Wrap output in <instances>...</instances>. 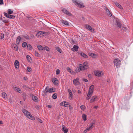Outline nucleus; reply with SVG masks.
Wrapping results in <instances>:
<instances>
[{"mask_svg": "<svg viewBox=\"0 0 133 133\" xmlns=\"http://www.w3.org/2000/svg\"><path fill=\"white\" fill-rule=\"evenodd\" d=\"M22 111L24 115L28 118L31 120L35 119V117L30 113L24 109H22Z\"/></svg>", "mask_w": 133, "mask_h": 133, "instance_id": "obj_1", "label": "nucleus"}, {"mask_svg": "<svg viewBox=\"0 0 133 133\" xmlns=\"http://www.w3.org/2000/svg\"><path fill=\"white\" fill-rule=\"evenodd\" d=\"M55 89L54 88H50L49 89H47V87H46L43 92V95L46 96L47 95L48 92L52 93L55 92Z\"/></svg>", "mask_w": 133, "mask_h": 133, "instance_id": "obj_2", "label": "nucleus"}, {"mask_svg": "<svg viewBox=\"0 0 133 133\" xmlns=\"http://www.w3.org/2000/svg\"><path fill=\"white\" fill-rule=\"evenodd\" d=\"M73 3L76 5H77L79 8L84 7V6L83 4L79 1L78 0H72Z\"/></svg>", "mask_w": 133, "mask_h": 133, "instance_id": "obj_3", "label": "nucleus"}, {"mask_svg": "<svg viewBox=\"0 0 133 133\" xmlns=\"http://www.w3.org/2000/svg\"><path fill=\"white\" fill-rule=\"evenodd\" d=\"M94 75L98 77H101L104 75L103 72L100 70H95L94 72Z\"/></svg>", "mask_w": 133, "mask_h": 133, "instance_id": "obj_4", "label": "nucleus"}, {"mask_svg": "<svg viewBox=\"0 0 133 133\" xmlns=\"http://www.w3.org/2000/svg\"><path fill=\"white\" fill-rule=\"evenodd\" d=\"M115 65L117 68L119 67L121 63L120 61L118 58H115L114 60Z\"/></svg>", "mask_w": 133, "mask_h": 133, "instance_id": "obj_5", "label": "nucleus"}, {"mask_svg": "<svg viewBox=\"0 0 133 133\" xmlns=\"http://www.w3.org/2000/svg\"><path fill=\"white\" fill-rule=\"evenodd\" d=\"M46 32L44 31H40L38 32L36 34V36L38 37H41L45 36Z\"/></svg>", "mask_w": 133, "mask_h": 133, "instance_id": "obj_6", "label": "nucleus"}, {"mask_svg": "<svg viewBox=\"0 0 133 133\" xmlns=\"http://www.w3.org/2000/svg\"><path fill=\"white\" fill-rule=\"evenodd\" d=\"M15 68L16 69H18L19 68V61L17 60L15 61L14 62Z\"/></svg>", "mask_w": 133, "mask_h": 133, "instance_id": "obj_7", "label": "nucleus"}, {"mask_svg": "<svg viewBox=\"0 0 133 133\" xmlns=\"http://www.w3.org/2000/svg\"><path fill=\"white\" fill-rule=\"evenodd\" d=\"M68 91L69 92V98L70 100L72 99L73 94L71 90L69 89H68Z\"/></svg>", "mask_w": 133, "mask_h": 133, "instance_id": "obj_8", "label": "nucleus"}, {"mask_svg": "<svg viewBox=\"0 0 133 133\" xmlns=\"http://www.w3.org/2000/svg\"><path fill=\"white\" fill-rule=\"evenodd\" d=\"M73 84L75 85H79L80 84L79 78H77L75 79H74L73 80Z\"/></svg>", "mask_w": 133, "mask_h": 133, "instance_id": "obj_9", "label": "nucleus"}, {"mask_svg": "<svg viewBox=\"0 0 133 133\" xmlns=\"http://www.w3.org/2000/svg\"><path fill=\"white\" fill-rule=\"evenodd\" d=\"M97 100V97L96 96H94L92 97L90 100V102L92 103L95 101Z\"/></svg>", "mask_w": 133, "mask_h": 133, "instance_id": "obj_10", "label": "nucleus"}, {"mask_svg": "<svg viewBox=\"0 0 133 133\" xmlns=\"http://www.w3.org/2000/svg\"><path fill=\"white\" fill-rule=\"evenodd\" d=\"M86 27L88 30H89L91 32H94L95 31L94 29H92V27L89 25H86Z\"/></svg>", "mask_w": 133, "mask_h": 133, "instance_id": "obj_11", "label": "nucleus"}, {"mask_svg": "<svg viewBox=\"0 0 133 133\" xmlns=\"http://www.w3.org/2000/svg\"><path fill=\"white\" fill-rule=\"evenodd\" d=\"M62 11L65 14H66L67 15L70 16H71V14L66 9L63 8L62 9Z\"/></svg>", "mask_w": 133, "mask_h": 133, "instance_id": "obj_12", "label": "nucleus"}, {"mask_svg": "<svg viewBox=\"0 0 133 133\" xmlns=\"http://www.w3.org/2000/svg\"><path fill=\"white\" fill-rule=\"evenodd\" d=\"M94 124V123L93 122L91 123L89 126L86 128L87 130L88 131L90 130V129H91L93 127V124Z\"/></svg>", "mask_w": 133, "mask_h": 133, "instance_id": "obj_13", "label": "nucleus"}, {"mask_svg": "<svg viewBox=\"0 0 133 133\" xmlns=\"http://www.w3.org/2000/svg\"><path fill=\"white\" fill-rule=\"evenodd\" d=\"M94 85H91L89 88L88 92L92 94L94 90Z\"/></svg>", "mask_w": 133, "mask_h": 133, "instance_id": "obj_14", "label": "nucleus"}, {"mask_svg": "<svg viewBox=\"0 0 133 133\" xmlns=\"http://www.w3.org/2000/svg\"><path fill=\"white\" fill-rule=\"evenodd\" d=\"M12 49L15 51H18V47L15 44H12L11 45Z\"/></svg>", "mask_w": 133, "mask_h": 133, "instance_id": "obj_15", "label": "nucleus"}, {"mask_svg": "<svg viewBox=\"0 0 133 133\" xmlns=\"http://www.w3.org/2000/svg\"><path fill=\"white\" fill-rule=\"evenodd\" d=\"M79 68L80 69V70H84L87 69L83 66L82 65V64H80L79 65Z\"/></svg>", "mask_w": 133, "mask_h": 133, "instance_id": "obj_16", "label": "nucleus"}, {"mask_svg": "<svg viewBox=\"0 0 133 133\" xmlns=\"http://www.w3.org/2000/svg\"><path fill=\"white\" fill-rule=\"evenodd\" d=\"M66 69L71 74L73 75L75 74V72L74 71L72 70L69 67L67 68Z\"/></svg>", "mask_w": 133, "mask_h": 133, "instance_id": "obj_17", "label": "nucleus"}, {"mask_svg": "<svg viewBox=\"0 0 133 133\" xmlns=\"http://www.w3.org/2000/svg\"><path fill=\"white\" fill-rule=\"evenodd\" d=\"M79 48L78 46H77L76 45H74V46L73 48H72L71 49L72 51H78V49Z\"/></svg>", "mask_w": 133, "mask_h": 133, "instance_id": "obj_18", "label": "nucleus"}, {"mask_svg": "<svg viewBox=\"0 0 133 133\" xmlns=\"http://www.w3.org/2000/svg\"><path fill=\"white\" fill-rule=\"evenodd\" d=\"M62 130L63 131L64 133H67L68 131L67 128H65L63 125L62 127Z\"/></svg>", "mask_w": 133, "mask_h": 133, "instance_id": "obj_19", "label": "nucleus"}, {"mask_svg": "<svg viewBox=\"0 0 133 133\" xmlns=\"http://www.w3.org/2000/svg\"><path fill=\"white\" fill-rule=\"evenodd\" d=\"M21 41V37L19 36H18L16 40V43L17 44H19Z\"/></svg>", "mask_w": 133, "mask_h": 133, "instance_id": "obj_20", "label": "nucleus"}, {"mask_svg": "<svg viewBox=\"0 0 133 133\" xmlns=\"http://www.w3.org/2000/svg\"><path fill=\"white\" fill-rule=\"evenodd\" d=\"M115 4L116 6L118 8H119L121 9H123V7L121 5L118 3L117 2H115Z\"/></svg>", "mask_w": 133, "mask_h": 133, "instance_id": "obj_21", "label": "nucleus"}, {"mask_svg": "<svg viewBox=\"0 0 133 133\" xmlns=\"http://www.w3.org/2000/svg\"><path fill=\"white\" fill-rule=\"evenodd\" d=\"M14 89L15 91L18 92L19 93H21V89L19 88H18L16 87H15L14 88Z\"/></svg>", "mask_w": 133, "mask_h": 133, "instance_id": "obj_22", "label": "nucleus"}, {"mask_svg": "<svg viewBox=\"0 0 133 133\" xmlns=\"http://www.w3.org/2000/svg\"><path fill=\"white\" fill-rule=\"evenodd\" d=\"M92 94L88 92V94L87 95V96L86 98V99L87 100H89L90 97H91Z\"/></svg>", "mask_w": 133, "mask_h": 133, "instance_id": "obj_23", "label": "nucleus"}, {"mask_svg": "<svg viewBox=\"0 0 133 133\" xmlns=\"http://www.w3.org/2000/svg\"><path fill=\"white\" fill-rule=\"evenodd\" d=\"M62 23L64 25H69V23H68V22L65 20H62L61 21Z\"/></svg>", "mask_w": 133, "mask_h": 133, "instance_id": "obj_24", "label": "nucleus"}, {"mask_svg": "<svg viewBox=\"0 0 133 133\" xmlns=\"http://www.w3.org/2000/svg\"><path fill=\"white\" fill-rule=\"evenodd\" d=\"M53 82L55 84H58V81L57 79L56 78H54L53 79Z\"/></svg>", "mask_w": 133, "mask_h": 133, "instance_id": "obj_25", "label": "nucleus"}, {"mask_svg": "<svg viewBox=\"0 0 133 133\" xmlns=\"http://www.w3.org/2000/svg\"><path fill=\"white\" fill-rule=\"evenodd\" d=\"M32 100L35 102H36L38 101V98L36 96H33L32 97Z\"/></svg>", "mask_w": 133, "mask_h": 133, "instance_id": "obj_26", "label": "nucleus"}, {"mask_svg": "<svg viewBox=\"0 0 133 133\" xmlns=\"http://www.w3.org/2000/svg\"><path fill=\"white\" fill-rule=\"evenodd\" d=\"M15 16L14 15H12L10 14H9L8 15V18H10V19H14L15 18Z\"/></svg>", "mask_w": 133, "mask_h": 133, "instance_id": "obj_27", "label": "nucleus"}, {"mask_svg": "<svg viewBox=\"0 0 133 133\" xmlns=\"http://www.w3.org/2000/svg\"><path fill=\"white\" fill-rule=\"evenodd\" d=\"M80 55L82 56L84 58H87L88 57L87 56L83 53L81 52V53Z\"/></svg>", "mask_w": 133, "mask_h": 133, "instance_id": "obj_28", "label": "nucleus"}, {"mask_svg": "<svg viewBox=\"0 0 133 133\" xmlns=\"http://www.w3.org/2000/svg\"><path fill=\"white\" fill-rule=\"evenodd\" d=\"M28 49L29 50H31L32 49V48L30 44H28L27 46Z\"/></svg>", "mask_w": 133, "mask_h": 133, "instance_id": "obj_29", "label": "nucleus"}, {"mask_svg": "<svg viewBox=\"0 0 133 133\" xmlns=\"http://www.w3.org/2000/svg\"><path fill=\"white\" fill-rule=\"evenodd\" d=\"M82 117L83 119V120L84 121H85L86 120L87 116H86V115L85 114H83L82 115Z\"/></svg>", "mask_w": 133, "mask_h": 133, "instance_id": "obj_30", "label": "nucleus"}, {"mask_svg": "<svg viewBox=\"0 0 133 133\" xmlns=\"http://www.w3.org/2000/svg\"><path fill=\"white\" fill-rule=\"evenodd\" d=\"M38 49L39 50H43V47L40 45H38L37 46Z\"/></svg>", "mask_w": 133, "mask_h": 133, "instance_id": "obj_31", "label": "nucleus"}, {"mask_svg": "<svg viewBox=\"0 0 133 133\" xmlns=\"http://www.w3.org/2000/svg\"><path fill=\"white\" fill-rule=\"evenodd\" d=\"M83 65L84 66V67H85V68H86L87 69L88 68V63L87 62H85V63H83Z\"/></svg>", "mask_w": 133, "mask_h": 133, "instance_id": "obj_32", "label": "nucleus"}, {"mask_svg": "<svg viewBox=\"0 0 133 133\" xmlns=\"http://www.w3.org/2000/svg\"><path fill=\"white\" fill-rule=\"evenodd\" d=\"M2 96L4 98H6L7 97V95L5 92H3V93Z\"/></svg>", "mask_w": 133, "mask_h": 133, "instance_id": "obj_33", "label": "nucleus"}, {"mask_svg": "<svg viewBox=\"0 0 133 133\" xmlns=\"http://www.w3.org/2000/svg\"><path fill=\"white\" fill-rule=\"evenodd\" d=\"M80 108L82 110L84 111L86 108V107L85 106L82 105L81 106Z\"/></svg>", "mask_w": 133, "mask_h": 133, "instance_id": "obj_34", "label": "nucleus"}, {"mask_svg": "<svg viewBox=\"0 0 133 133\" xmlns=\"http://www.w3.org/2000/svg\"><path fill=\"white\" fill-rule=\"evenodd\" d=\"M90 55L92 57H95L96 56V54L93 53H90Z\"/></svg>", "mask_w": 133, "mask_h": 133, "instance_id": "obj_35", "label": "nucleus"}, {"mask_svg": "<svg viewBox=\"0 0 133 133\" xmlns=\"http://www.w3.org/2000/svg\"><path fill=\"white\" fill-rule=\"evenodd\" d=\"M26 58L28 61L30 62V60L31 59V57L29 55H27L26 56Z\"/></svg>", "mask_w": 133, "mask_h": 133, "instance_id": "obj_36", "label": "nucleus"}, {"mask_svg": "<svg viewBox=\"0 0 133 133\" xmlns=\"http://www.w3.org/2000/svg\"><path fill=\"white\" fill-rule=\"evenodd\" d=\"M52 98L54 99H56L57 98V94L55 93L52 95Z\"/></svg>", "mask_w": 133, "mask_h": 133, "instance_id": "obj_37", "label": "nucleus"}, {"mask_svg": "<svg viewBox=\"0 0 133 133\" xmlns=\"http://www.w3.org/2000/svg\"><path fill=\"white\" fill-rule=\"evenodd\" d=\"M69 104V103L66 102L65 101L64 102V107H68V105Z\"/></svg>", "mask_w": 133, "mask_h": 133, "instance_id": "obj_38", "label": "nucleus"}, {"mask_svg": "<svg viewBox=\"0 0 133 133\" xmlns=\"http://www.w3.org/2000/svg\"><path fill=\"white\" fill-rule=\"evenodd\" d=\"M22 45L23 47L24 48L26 46L27 43L26 42H24L22 43Z\"/></svg>", "mask_w": 133, "mask_h": 133, "instance_id": "obj_39", "label": "nucleus"}, {"mask_svg": "<svg viewBox=\"0 0 133 133\" xmlns=\"http://www.w3.org/2000/svg\"><path fill=\"white\" fill-rule=\"evenodd\" d=\"M56 49L57 50L58 52H59L61 53V52H61V49L59 47H56Z\"/></svg>", "mask_w": 133, "mask_h": 133, "instance_id": "obj_40", "label": "nucleus"}, {"mask_svg": "<svg viewBox=\"0 0 133 133\" xmlns=\"http://www.w3.org/2000/svg\"><path fill=\"white\" fill-rule=\"evenodd\" d=\"M8 12L9 14H11L13 13V11L10 9H9L8 10Z\"/></svg>", "mask_w": 133, "mask_h": 133, "instance_id": "obj_41", "label": "nucleus"}, {"mask_svg": "<svg viewBox=\"0 0 133 133\" xmlns=\"http://www.w3.org/2000/svg\"><path fill=\"white\" fill-rule=\"evenodd\" d=\"M116 23L117 25H118V27L119 28H121V23H120L119 22H117Z\"/></svg>", "mask_w": 133, "mask_h": 133, "instance_id": "obj_42", "label": "nucleus"}, {"mask_svg": "<svg viewBox=\"0 0 133 133\" xmlns=\"http://www.w3.org/2000/svg\"><path fill=\"white\" fill-rule=\"evenodd\" d=\"M65 101H63L60 103L59 105L61 106H64V102Z\"/></svg>", "mask_w": 133, "mask_h": 133, "instance_id": "obj_43", "label": "nucleus"}, {"mask_svg": "<svg viewBox=\"0 0 133 133\" xmlns=\"http://www.w3.org/2000/svg\"><path fill=\"white\" fill-rule=\"evenodd\" d=\"M56 74L57 75L59 74L60 73V71L58 69H57L56 70Z\"/></svg>", "mask_w": 133, "mask_h": 133, "instance_id": "obj_44", "label": "nucleus"}, {"mask_svg": "<svg viewBox=\"0 0 133 133\" xmlns=\"http://www.w3.org/2000/svg\"><path fill=\"white\" fill-rule=\"evenodd\" d=\"M35 56L38 57L39 56V54L37 52H35Z\"/></svg>", "mask_w": 133, "mask_h": 133, "instance_id": "obj_45", "label": "nucleus"}, {"mask_svg": "<svg viewBox=\"0 0 133 133\" xmlns=\"http://www.w3.org/2000/svg\"><path fill=\"white\" fill-rule=\"evenodd\" d=\"M27 69L28 72H30L31 71V68L28 67L27 68Z\"/></svg>", "mask_w": 133, "mask_h": 133, "instance_id": "obj_46", "label": "nucleus"}, {"mask_svg": "<svg viewBox=\"0 0 133 133\" xmlns=\"http://www.w3.org/2000/svg\"><path fill=\"white\" fill-rule=\"evenodd\" d=\"M9 14H8V13H5V12H4V15L6 17H7V18L8 17V15H9Z\"/></svg>", "mask_w": 133, "mask_h": 133, "instance_id": "obj_47", "label": "nucleus"}, {"mask_svg": "<svg viewBox=\"0 0 133 133\" xmlns=\"http://www.w3.org/2000/svg\"><path fill=\"white\" fill-rule=\"evenodd\" d=\"M107 14L110 17H111L112 16V14L111 13L110 11L108 12L107 13Z\"/></svg>", "mask_w": 133, "mask_h": 133, "instance_id": "obj_48", "label": "nucleus"}, {"mask_svg": "<svg viewBox=\"0 0 133 133\" xmlns=\"http://www.w3.org/2000/svg\"><path fill=\"white\" fill-rule=\"evenodd\" d=\"M44 49L47 51H49V48L45 46L44 47Z\"/></svg>", "mask_w": 133, "mask_h": 133, "instance_id": "obj_49", "label": "nucleus"}, {"mask_svg": "<svg viewBox=\"0 0 133 133\" xmlns=\"http://www.w3.org/2000/svg\"><path fill=\"white\" fill-rule=\"evenodd\" d=\"M25 38L27 39H29V37L28 36H24Z\"/></svg>", "mask_w": 133, "mask_h": 133, "instance_id": "obj_50", "label": "nucleus"}, {"mask_svg": "<svg viewBox=\"0 0 133 133\" xmlns=\"http://www.w3.org/2000/svg\"><path fill=\"white\" fill-rule=\"evenodd\" d=\"M105 11L107 12V13L108 12H109L110 11L107 8H106Z\"/></svg>", "mask_w": 133, "mask_h": 133, "instance_id": "obj_51", "label": "nucleus"}, {"mask_svg": "<svg viewBox=\"0 0 133 133\" xmlns=\"http://www.w3.org/2000/svg\"><path fill=\"white\" fill-rule=\"evenodd\" d=\"M105 11L107 12V13L108 12H109L110 11L107 8H106Z\"/></svg>", "mask_w": 133, "mask_h": 133, "instance_id": "obj_52", "label": "nucleus"}, {"mask_svg": "<svg viewBox=\"0 0 133 133\" xmlns=\"http://www.w3.org/2000/svg\"><path fill=\"white\" fill-rule=\"evenodd\" d=\"M3 3V0H0V4H2Z\"/></svg>", "mask_w": 133, "mask_h": 133, "instance_id": "obj_53", "label": "nucleus"}, {"mask_svg": "<svg viewBox=\"0 0 133 133\" xmlns=\"http://www.w3.org/2000/svg\"><path fill=\"white\" fill-rule=\"evenodd\" d=\"M38 121L40 123H42V120L38 118Z\"/></svg>", "mask_w": 133, "mask_h": 133, "instance_id": "obj_54", "label": "nucleus"}, {"mask_svg": "<svg viewBox=\"0 0 133 133\" xmlns=\"http://www.w3.org/2000/svg\"><path fill=\"white\" fill-rule=\"evenodd\" d=\"M76 71L77 72H79L80 71H81V70H80V69H76Z\"/></svg>", "mask_w": 133, "mask_h": 133, "instance_id": "obj_55", "label": "nucleus"}, {"mask_svg": "<svg viewBox=\"0 0 133 133\" xmlns=\"http://www.w3.org/2000/svg\"><path fill=\"white\" fill-rule=\"evenodd\" d=\"M88 131L86 129L84 130L83 132V133H85Z\"/></svg>", "mask_w": 133, "mask_h": 133, "instance_id": "obj_56", "label": "nucleus"}, {"mask_svg": "<svg viewBox=\"0 0 133 133\" xmlns=\"http://www.w3.org/2000/svg\"><path fill=\"white\" fill-rule=\"evenodd\" d=\"M83 81L85 82H88V80L86 79H83Z\"/></svg>", "mask_w": 133, "mask_h": 133, "instance_id": "obj_57", "label": "nucleus"}, {"mask_svg": "<svg viewBox=\"0 0 133 133\" xmlns=\"http://www.w3.org/2000/svg\"><path fill=\"white\" fill-rule=\"evenodd\" d=\"M4 35H3L0 38L1 39H2L4 38Z\"/></svg>", "mask_w": 133, "mask_h": 133, "instance_id": "obj_58", "label": "nucleus"}, {"mask_svg": "<svg viewBox=\"0 0 133 133\" xmlns=\"http://www.w3.org/2000/svg\"><path fill=\"white\" fill-rule=\"evenodd\" d=\"M88 77L89 78H91V75L90 74H89L88 75Z\"/></svg>", "mask_w": 133, "mask_h": 133, "instance_id": "obj_59", "label": "nucleus"}, {"mask_svg": "<svg viewBox=\"0 0 133 133\" xmlns=\"http://www.w3.org/2000/svg\"><path fill=\"white\" fill-rule=\"evenodd\" d=\"M47 107L49 108H51L52 107L51 106V105H48Z\"/></svg>", "mask_w": 133, "mask_h": 133, "instance_id": "obj_60", "label": "nucleus"}, {"mask_svg": "<svg viewBox=\"0 0 133 133\" xmlns=\"http://www.w3.org/2000/svg\"><path fill=\"white\" fill-rule=\"evenodd\" d=\"M69 109H71L72 108V107L70 105H69Z\"/></svg>", "mask_w": 133, "mask_h": 133, "instance_id": "obj_61", "label": "nucleus"}, {"mask_svg": "<svg viewBox=\"0 0 133 133\" xmlns=\"http://www.w3.org/2000/svg\"><path fill=\"white\" fill-rule=\"evenodd\" d=\"M3 124L2 121H0V124Z\"/></svg>", "mask_w": 133, "mask_h": 133, "instance_id": "obj_62", "label": "nucleus"}, {"mask_svg": "<svg viewBox=\"0 0 133 133\" xmlns=\"http://www.w3.org/2000/svg\"><path fill=\"white\" fill-rule=\"evenodd\" d=\"M97 107H98L97 106H95L94 107V108H97Z\"/></svg>", "mask_w": 133, "mask_h": 133, "instance_id": "obj_63", "label": "nucleus"}, {"mask_svg": "<svg viewBox=\"0 0 133 133\" xmlns=\"http://www.w3.org/2000/svg\"><path fill=\"white\" fill-rule=\"evenodd\" d=\"M23 79L24 80H26V78L25 77H24Z\"/></svg>", "mask_w": 133, "mask_h": 133, "instance_id": "obj_64", "label": "nucleus"}]
</instances>
